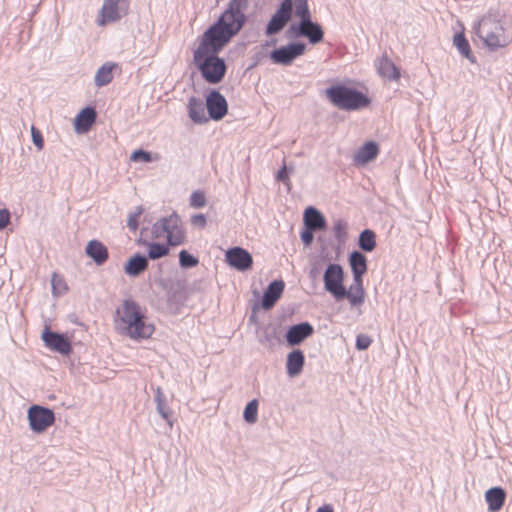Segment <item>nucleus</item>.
Segmentation results:
<instances>
[{"mask_svg":"<svg viewBox=\"0 0 512 512\" xmlns=\"http://www.w3.org/2000/svg\"><path fill=\"white\" fill-rule=\"evenodd\" d=\"M316 512H334L333 508L331 505L329 504H326V505H323L321 507H319Z\"/></svg>","mask_w":512,"mask_h":512,"instance_id":"nucleus-51","label":"nucleus"},{"mask_svg":"<svg viewBox=\"0 0 512 512\" xmlns=\"http://www.w3.org/2000/svg\"><path fill=\"white\" fill-rule=\"evenodd\" d=\"M378 145L373 141L366 142L355 154L354 160L357 163H368L378 155Z\"/></svg>","mask_w":512,"mask_h":512,"instance_id":"nucleus-27","label":"nucleus"},{"mask_svg":"<svg viewBox=\"0 0 512 512\" xmlns=\"http://www.w3.org/2000/svg\"><path fill=\"white\" fill-rule=\"evenodd\" d=\"M285 283L283 280H273L263 292L261 306L265 310L271 309L282 296Z\"/></svg>","mask_w":512,"mask_h":512,"instance_id":"nucleus-16","label":"nucleus"},{"mask_svg":"<svg viewBox=\"0 0 512 512\" xmlns=\"http://www.w3.org/2000/svg\"><path fill=\"white\" fill-rule=\"evenodd\" d=\"M188 113L190 119L197 124H203L208 121L205 114V105L200 98L190 97L188 101Z\"/></svg>","mask_w":512,"mask_h":512,"instance_id":"nucleus-24","label":"nucleus"},{"mask_svg":"<svg viewBox=\"0 0 512 512\" xmlns=\"http://www.w3.org/2000/svg\"><path fill=\"white\" fill-rule=\"evenodd\" d=\"M116 324L122 334L132 339H148L154 332V326L147 323L140 305L131 299L123 301L116 310Z\"/></svg>","mask_w":512,"mask_h":512,"instance_id":"nucleus-3","label":"nucleus"},{"mask_svg":"<svg viewBox=\"0 0 512 512\" xmlns=\"http://www.w3.org/2000/svg\"><path fill=\"white\" fill-rule=\"evenodd\" d=\"M143 211H144L143 206L139 205L135 208V211L132 212V214L139 218V216L143 213Z\"/></svg>","mask_w":512,"mask_h":512,"instance_id":"nucleus-53","label":"nucleus"},{"mask_svg":"<svg viewBox=\"0 0 512 512\" xmlns=\"http://www.w3.org/2000/svg\"><path fill=\"white\" fill-rule=\"evenodd\" d=\"M138 243L147 247L146 257L149 260H157L165 257L169 254V246L160 242H148L146 240L139 239Z\"/></svg>","mask_w":512,"mask_h":512,"instance_id":"nucleus-26","label":"nucleus"},{"mask_svg":"<svg viewBox=\"0 0 512 512\" xmlns=\"http://www.w3.org/2000/svg\"><path fill=\"white\" fill-rule=\"evenodd\" d=\"M306 43L302 41H292L286 45L274 48L269 53V59L275 65L290 66L297 58L306 51Z\"/></svg>","mask_w":512,"mask_h":512,"instance_id":"nucleus-6","label":"nucleus"},{"mask_svg":"<svg viewBox=\"0 0 512 512\" xmlns=\"http://www.w3.org/2000/svg\"><path fill=\"white\" fill-rule=\"evenodd\" d=\"M190 221L192 225L199 228H204L207 223L206 216L202 213L192 215Z\"/></svg>","mask_w":512,"mask_h":512,"instance_id":"nucleus-47","label":"nucleus"},{"mask_svg":"<svg viewBox=\"0 0 512 512\" xmlns=\"http://www.w3.org/2000/svg\"><path fill=\"white\" fill-rule=\"evenodd\" d=\"M295 14L299 17L300 21L311 18L308 0H295Z\"/></svg>","mask_w":512,"mask_h":512,"instance_id":"nucleus-37","label":"nucleus"},{"mask_svg":"<svg viewBox=\"0 0 512 512\" xmlns=\"http://www.w3.org/2000/svg\"><path fill=\"white\" fill-rule=\"evenodd\" d=\"M97 117L93 107L87 106L83 108L75 117L74 127L78 133H86L90 130Z\"/></svg>","mask_w":512,"mask_h":512,"instance_id":"nucleus-18","label":"nucleus"},{"mask_svg":"<svg viewBox=\"0 0 512 512\" xmlns=\"http://www.w3.org/2000/svg\"><path fill=\"white\" fill-rule=\"evenodd\" d=\"M130 160L134 162L149 163L152 161V154L149 151L138 149L132 152Z\"/></svg>","mask_w":512,"mask_h":512,"instance_id":"nucleus-39","label":"nucleus"},{"mask_svg":"<svg viewBox=\"0 0 512 512\" xmlns=\"http://www.w3.org/2000/svg\"><path fill=\"white\" fill-rule=\"evenodd\" d=\"M377 72L382 78L387 80H398L401 76L400 69L386 55L378 59Z\"/></svg>","mask_w":512,"mask_h":512,"instance_id":"nucleus-23","label":"nucleus"},{"mask_svg":"<svg viewBox=\"0 0 512 512\" xmlns=\"http://www.w3.org/2000/svg\"><path fill=\"white\" fill-rule=\"evenodd\" d=\"M358 247L363 252H372L376 248V233L371 229H364L358 237Z\"/></svg>","mask_w":512,"mask_h":512,"instance_id":"nucleus-30","label":"nucleus"},{"mask_svg":"<svg viewBox=\"0 0 512 512\" xmlns=\"http://www.w3.org/2000/svg\"><path fill=\"white\" fill-rule=\"evenodd\" d=\"M45 346L52 351L68 356L72 353V346L69 338L59 332L52 331L46 327L41 335Z\"/></svg>","mask_w":512,"mask_h":512,"instance_id":"nucleus-12","label":"nucleus"},{"mask_svg":"<svg viewBox=\"0 0 512 512\" xmlns=\"http://www.w3.org/2000/svg\"><path fill=\"white\" fill-rule=\"evenodd\" d=\"M199 263L197 257L189 253L187 250H181L179 252V265L184 268H193Z\"/></svg>","mask_w":512,"mask_h":512,"instance_id":"nucleus-36","label":"nucleus"},{"mask_svg":"<svg viewBox=\"0 0 512 512\" xmlns=\"http://www.w3.org/2000/svg\"><path fill=\"white\" fill-rule=\"evenodd\" d=\"M27 419L29 428L37 434L45 432L55 422V413L52 409L34 404L28 408Z\"/></svg>","mask_w":512,"mask_h":512,"instance_id":"nucleus-7","label":"nucleus"},{"mask_svg":"<svg viewBox=\"0 0 512 512\" xmlns=\"http://www.w3.org/2000/svg\"><path fill=\"white\" fill-rule=\"evenodd\" d=\"M151 234L153 239H159L164 236L165 231L162 229V219L160 218L157 220L152 228H151Z\"/></svg>","mask_w":512,"mask_h":512,"instance_id":"nucleus-46","label":"nucleus"},{"mask_svg":"<svg viewBox=\"0 0 512 512\" xmlns=\"http://www.w3.org/2000/svg\"><path fill=\"white\" fill-rule=\"evenodd\" d=\"M206 108L209 118L219 121L225 117L228 112V104L225 97L218 90H211L206 96Z\"/></svg>","mask_w":512,"mask_h":512,"instance_id":"nucleus-13","label":"nucleus"},{"mask_svg":"<svg viewBox=\"0 0 512 512\" xmlns=\"http://www.w3.org/2000/svg\"><path fill=\"white\" fill-rule=\"evenodd\" d=\"M61 284H62V280L59 279L58 282H57V275L54 274L53 278H52V289H53V293L54 294L59 289V286H61Z\"/></svg>","mask_w":512,"mask_h":512,"instance_id":"nucleus-50","label":"nucleus"},{"mask_svg":"<svg viewBox=\"0 0 512 512\" xmlns=\"http://www.w3.org/2000/svg\"><path fill=\"white\" fill-rule=\"evenodd\" d=\"M348 262L351 268L352 274H363L367 272V258L358 250L352 251L348 256Z\"/></svg>","mask_w":512,"mask_h":512,"instance_id":"nucleus-29","label":"nucleus"},{"mask_svg":"<svg viewBox=\"0 0 512 512\" xmlns=\"http://www.w3.org/2000/svg\"><path fill=\"white\" fill-rule=\"evenodd\" d=\"M116 64L112 62H106L100 66L95 74L94 82L97 87H103L111 83L113 80V69L116 68Z\"/></svg>","mask_w":512,"mask_h":512,"instance_id":"nucleus-28","label":"nucleus"},{"mask_svg":"<svg viewBox=\"0 0 512 512\" xmlns=\"http://www.w3.org/2000/svg\"><path fill=\"white\" fill-rule=\"evenodd\" d=\"M475 34L490 51L505 47L510 42L498 15L492 11L482 16L473 26Z\"/></svg>","mask_w":512,"mask_h":512,"instance_id":"nucleus-4","label":"nucleus"},{"mask_svg":"<svg viewBox=\"0 0 512 512\" xmlns=\"http://www.w3.org/2000/svg\"><path fill=\"white\" fill-rule=\"evenodd\" d=\"M85 252L97 265L104 264L109 256L107 247L96 239L88 242Z\"/></svg>","mask_w":512,"mask_h":512,"instance_id":"nucleus-22","label":"nucleus"},{"mask_svg":"<svg viewBox=\"0 0 512 512\" xmlns=\"http://www.w3.org/2000/svg\"><path fill=\"white\" fill-rule=\"evenodd\" d=\"M162 229L165 231L168 245L174 247L181 245L185 240V232L181 219L176 212L167 217H162Z\"/></svg>","mask_w":512,"mask_h":512,"instance_id":"nucleus-11","label":"nucleus"},{"mask_svg":"<svg viewBox=\"0 0 512 512\" xmlns=\"http://www.w3.org/2000/svg\"><path fill=\"white\" fill-rule=\"evenodd\" d=\"M190 206L193 207V208H202L205 206L206 204V197H205V194L204 192L200 191V190H196L194 191L191 195H190Z\"/></svg>","mask_w":512,"mask_h":512,"instance_id":"nucleus-38","label":"nucleus"},{"mask_svg":"<svg viewBox=\"0 0 512 512\" xmlns=\"http://www.w3.org/2000/svg\"><path fill=\"white\" fill-rule=\"evenodd\" d=\"M485 500L487 502L489 512H498L502 509L505 503L506 492L500 486L492 487L485 492Z\"/></svg>","mask_w":512,"mask_h":512,"instance_id":"nucleus-20","label":"nucleus"},{"mask_svg":"<svg viewBox=\"0 0 512 512\" xmlns=\"http://www.w3.org/2000/svg\"><path fill=\"white\" fill-rule=\"evenodd\" d=\"M277 41L278 40L276 38H272L270 40H267L262 46L263 47L275 46Z\"/></svg>","mask_w":512,"mask_h":512,"instance_id":"nucleus-52","label":"nucleus"},{"mask_svg":"<svg viewBox=\"0 0 512 512\" xmlns=\"http://www.w3.org/2000/svg\"><path fill=\"white\" fill-rule=\"evenodd\" d=\"M248 3L249 0H230L226 10L202 36L226 46L245 25L247 21L245 11Z\"/></svg>","mask_w":512,"mask_h":512,"instance_id":"nucleus-1","label":"nucleus"},{"mask_svg":"<svg viewBox=\"0 0 512 512\" xmlns=\"http://www.w3.org/2000/svg\"><path fill=\"white\" fill-rule=\"evenodd\" d=\"M129 11L128 0H104L101 7L99 25L116 22L127 15Z\"/></svg>","mask_w":512,"mask_h":512,"instance_id":"nucleus-9","label":"nucleus"},{"mask_svg":"<svg viewBox=\"0 0 512 512\" xmlns=\"http://www.w3.org/2000/svg\"><path fill=\"white\" fill-rule=\"evenodd\" d=\"M348 299L351 307H357L364 303L365 293L355 292L346 289V287L342 290V293L335 297L336 300Z\"/></svg>","mask_w":512,"mask_h":512,"instance_id":"nucleus-33","label":"nucleus"},{"mask_svg":"<svg viewBox=\"0 0 512 512\" xmlns=\"http://www.w3.org/2000/svg\"><path fill=\"white\" fill-rule=\"evenodd\" d=\"M314 333V327L307 321L288 327L285 339L289 346H298Z\"/></svg>","mask_w":512,"mask_h":512,"instance_id":"nucleus-15","label":"nucleus"},{"mask_svg":"<svg viewBox=\"0 0 512 512\" xmlns=\"http://www.w3.org/2000/svg\"><path fill=\"white\" fill-rule=\"evenodd\" d=\"M292 171V168H288L286 165H283L277 172L276 180L279 182H282L287 186V188H290V180H289V173Z\"/></svg>","mask_w":512,"mask_h":512,"instance_id":"nucleus-41","label":"nucleus"},{"mask_svg":"<svg viewBox=\"0 0 512 512\" xmlns=\"http://www.w3.org/2000/svg\"><path fill=\"white\" fill-rule=\"evenodd\" d=\"M305 365V355L302 350L294 349L288 353L286 359V372L289 377H296Z\"/></svg>","mask_w":512,"mask_h":512,"instance_id":"nucleus-19","label":"nucleus"},{"mask_svg":"<svg viewBox=\"0 0 512 512\" xmlns=\"http://www.w3.org/2000/svg\"><path fill=\"white\" fill-rule=\"evenodd\" d=\"M138 226V217L130 213L127 219V227L130 229V231L135 232L138 229Z\"/></svg>","mask_w":512,"mask_h":512,"instance_id":"nucleus-49","label":"nucleus"},{"mask_svg":"<svg viewBox=\"0 0 512 512\" xmlns=\"http://www.w3.org/2000/svg\"><path fill=\"white\" fill-rule=\"evenodd\" d=\"M305 20L303 37L307 38L312 45L322 42L324 39V31L321 25L312 21V18Z\"/></svg>","mask_w":512,"mask_h":512,"instance_id":"nucleus-25","label":"nucleus"},{"mask_svg":"<svg viewBox=\"0 0 512 512\" xmlns=\"http://www.w3.org/2000/svg\"><path fill=\"white\" fill-rule=\"evenodd\" d=\"M315 231L316 230L307 228L304 226V228L302 229V231L300 233V238H301V241L304 244V246L308 247L312 244V242L314 240V232Z\"/></svg>","mask_w":512,"mask_h":512,"instance_id":"nucleus-43","label":"nucleus"},{"mask_svg":"<svg viewBox=\"0 0 512 512\" xmlns=\"http://www.w3.org/2000/svg\"><path fill=\"white\" fill-rule=\"evenodd\" d=\"M453 44L459 53L470 62H475V58L471 53L470 44L462 32L456 33L453 38Z\"/></svg>","mask_w":512,"mask_h":512,"instance_id":"nucleus-32","label":"nucleus"},{"mask_svg":"<svg viewBox=\"0 0 512 512\" xmlns=\"http://www.w3.org/2000/svg\"><path fill=\"white\" fill-rule=\"evenodd\" d=\"M258 400L253 399L247 403V405L244 408L243 412V418L244 420L249 423L253 424L257 421L258 416Z\"/></svg>","mask_w":512,"mask_h":512,"instance_id":"nucleus-34","label":"nucleus"},{"mask_svg":"<svg viewBox=\"0 0 512 512\" xmlns=\"http://www.w3.org/2000/svg\"><path fill=\"white\" fill-rule=\"evenodd\" d=\"M347 224L341 219H338L334 222L333 231L335 234V237L339 241L345 240L347 233H346Z\"/></svg>","mask_w":512,"mask_h":512,"instance_id":"nucleus-40","label":"nucleus"},{"mask_svg":"<svg viewBox=\"0 0 512 512\" xmlns=\"http://www.w3.org/2000/svg\"><path fill=\"white\" fill-rule=\"evenodd\" d=\"M304 226L307 228L320 231L326 227V219L324 215L315 207L309 206L304 211Z\"/></svg>","mask_w":512,"mask_h":512,"instance_id":"nucleus-21","label":"nucleus"},{"mask_svg":"<svg viewBox=\"0 0 512 512\" xmlns=\"http://www.w3.org/2000/svg\"><path fill=\"white\" fill-rule=\"evenodd\" d=\"M324 288L334 298L342 293L344 286V271L340 264L330 263L323 274Z\"/></svg>","mask_w":512,"mask_h":512,"instance_id":"nucleus-10","label":"nucleus"},{"mask_svg":"<svg viewBox=\"0 0 512 512\" xmlns=\"http://www.w3.org/2000/svg\"><path fill=\"white\" fill-rule=\"evenodd\" d=\"M148 267L149 261L146 255L135 253L127 259L123 270L129 277L136 278L146 271Z\"/></svg>","mask_w":512,"mask_h":512,"instance_id":"nucleus-17","label":"nucleus"},{"mask_svg":"<svg viewBox=\"0 0 512 512\" xmlns=\"http://www.w3.org/2000/svg\"><path fill=\"white\" fill-rule=\"evenodd\" d=\"M325 94L334 106L345 111L359 110L370 104V99L366 94L344 84L328 87Z\"/></svg>","mask_w":512,"mask_h":512,"instance_id":"nucleus-5","label":"nucleus"},{"mask_svg":"<svg viewBox=\"0 0 512 512\" xmlns=\"http://www.w3.org/2000/svg\"><path fill=\"white\" fill-rule=\"evenodd\" d=\"M155 402H156V410H157V412L171 426L172 425V422L170 420L171 409L168 406V404L166 402V397H165V395H164V393H163V391L161 390L160 387L156 388V391H155Z\"/></svg>","mask_w":512,"mask_h":512,"instance_id":"nucleus-31","label":"nucleus"},{"mask_svg":"<svg viewBox=\"0 0 512 512\" xmlns=\"http://www.w3.org/2000/svg\"><path fill=\"white\" fill-rule=\"evenodd\" d=\"M10 222V212L8 209H0V231L7 227Z\"/></svg>","mask_w":512,"mask_h":512,"instance_id":"nucleus-48","label":"nucleus"},{"mask_svg":"<svg viewBox=\"0 0 512 512\" xmlns=\"http://www.w3.org/2000/svg\"><path fill=\"white\" fill-rule=\"evenodd\" d=\"M305 19L303 21H300L297 22V23H292L288 29L286 30L285 32V37L289 40H292V39H296V38H300V37H303V34H304V25L306 22Z\"/></svg>","mask_w":512,"mask_h":512,"instance_id":"nucleus-35","label":"nucleus"},{"mask_svg":"<svg viewBox=\"0 0 512 512\" xmlns=\"http://www.w3.org/2000/svg\"><path fill=\"white\" fill-rule=\"evenodd\" d=\"M225 47L212 39L201 37L198 47L193 52V61L202 78L209 84L220 83L227 72V65L218 53Z\"/></svg>","mask_w":512,"mask_h":512,"instance_id":"nucleus-2","label":"nucleus"},{"mask_svg":"<svg viewBox=\"0 0 512 512\" xmlns=\"http://www.w3.org/2000/svg\"><path fill=\"white\" fill-rule=\"evenodd\" d=\"M226 262L238 271H247L253 265L252 255L242 247H233L227 250Z\"/></svg>","mask_w":512,"mask_h":512,"instance_id":"nucleus-14","label":"nucleus"},{"mask_svg":"<svg viewBox=\"0 0 512 512\" xmlns=\"http://www.w3.org/2000/svg\"><path fill=\"white\" fill-rule=\"evenodd\" d=\"M372 343V339L366 334H359L356 337L355 347L359 351H364L369 348Z\"/></svg>","mask_w":512,"mask_h":512,"instance_id":"nucleus-42","label":"nucleus"},{"mask_svg":"<svg viewBox=\"0 0 512 512\" xmlns=\"http://www.w3.org/2000/svg\"><path fill=\"white\" fill-rule=\"evenodd\" d=\"M294 0H282L265 28L268 37L280 33L292 18Z\"/></svg>","mask_w":512,"mask_h":512,"instance_id":"nucleus-8","label":"nucleus"},{"mask_svg":"<svg viewBox=\"0 0 512 512\" xmlns=\"http://www.w3.org/2000/svg\"><path fill=\"white\" fill-rule=\"evenodd\" d=\"M31 136H32V141H33L34 145L39 150H41L44 146V139H43L41 131L38 130L37 128H35V126H33V125L31 126Z\"/></svg>","mask_w":512,"mask_h":512,"instance_id":"nucleus-45","label":"nucleus"},{"mask_svg":"<svg viewBox=\"0 0 512 512\" xmlns=\"http://www.w3.org/2000/svg\"><path fill=\"white\" fill-rule=\"evenodd\" d=\"M353 275V284L350 285L348 290L365 293L363 288V274H352Z\"/></svg>","mask_w":512,"mask_h":512,"instance_id":"nucleus-44","label":"nucleus"}]
</instances>
